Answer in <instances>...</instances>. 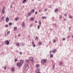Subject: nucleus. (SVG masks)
Wrapping results in <instances>:
<instances>
[{"label": "nucleus", "mask_w": 73, "mask_h": 73, "mask_svg": "<svg viewBox=\"0 0 73 73\" xmlns=\"http://www.w3.org/2000/svg\"><path fill=\"white\" fill-rule=\"evenodd\" d=\"M46 59H44L43 60H41V63L43 65H44L46 63Z\"/></svg>", "instance_id": "obj_1"}, {"label": "nucleus", "mask_w": 73, "mask_h": 73, "mask_svg": "<svg viewBox=\"0 0 73 73\" xmlns=\"http://www.w3.org/2000/svg\"><path fill=\"white\" fill-rule=\"evenodd\" d=\"M22 65H23V64L20 63H18L17 64V66L18 67H21Z\"/></svg>", "instance_id": "obj_2"}, {"label": "nucleus", "mask_w": 73, "mask_h": 73, "mask_svg": "<svg viewBox=\"0 0 73 73\" xmlns=\"http://www.w3.org/2000/svg\"><path fill=\"white\" fill-rule=\"evenodd\" d=\"M29 60L31 61L32 63H33V62H34V60L32 57H30L29 58Z\"/></svg>", "instance_id": "obj_3"}, {"label": "nucleus", "mask_w": 73, "mask_h": 73, "mask_svg": "<svg viewBox=\"0 0 73 73\" xmlns=\"http://www.w3.org/2000/svg\"><path fill=\"white\" fill-rule=\"evenodd\" d=\"M5 42L6 43V45L9 44V41L8 40H6Z\"/></svg>", "instance_id": "obj_4"}, {"label": "nucleus", "mask_w": 73, "mask_h": 73, "mask_svg": "<svg viewBox=\"0 0 73 73\" xmlns=\"http://www.w3.org/2000/svg\"><path fill=\"white\" fill-rule=\"evenodd\" d=\"M29 69V66L25 67V69L26 72H27V71Z\"/></svg>", "instance_id": "obj_5"}, {"label": "nucleus", "mask_w": 73, "mask_h": 73, "mask_svg": "<svg viewBox=\"0 0 73 73\" xmlns=\"http://www.w3.org/2000/svg\"><path fill=\"white\" fill-rule=\"evenodd\" d=\"M36 72L37 73H40V70L39 69H37Z\"/></svg>", "instance_id": "obj_6"}, {"label": "nucleus", "mask_w": 73, "mask_h": 73, "mask_svg": "<svg viewBox=\"0 0 73 73\" xmlns=\"http://www.w3.org/2000/svg\"><path fill=\"white\" fill-rule=\"evenodd\" d=\"M56 49H54L53 50L52 52L53 53H55L56 52Z\"/></svg>", "instance_id": "obj_7"}, {"label": "nucleus", "mask_w": 73, "mask_h": 73, "mask_svg": "<svg viewBox=\"0 0 73 73\" xmlns=\"http://www.w3.org/2000/svg\"><path fill=\"white\" fill-rule=\"evenodd\" d=\"M9 21V18H8V17H7L6 19V21H7V22H8V21Z\"/></svg>", "instance_id": "obj_8"}, {"label": "nucleus", "mask_w": 73, "mask_h": 73, "mask_svg": "<svg viewBox=\"0 0 73 73\" xmlns=\"http://www.w3.org/2000/svg\"><path fill=\"white\" fill-rule=\"evenodd\" d=\"M30 61L29 60L27 59V60H25V62H27V63H29V62H30Z\"/></svg>", "instance_id": "obj_9"}, {"label": "nucleus", "mask_w": 73, "mask_h": 73, "mask_svg": "<svg viewBox=\"0 0 73 73\" xmlns=\"http://www.w3.org/2000/svg\"><path fill=\"white\" fill-rule=\"evenodd\" d=\"M42 44V42H39L38 43V45H39V46H40V45H41Z\"/></svg>", "instance_id": "obj_10"}, {"label": "nucleus", "mask_w": 73, "mask_h": 73, "mask_svg": "<svg viewBox=\"0 0 73 73\" xmlns=\"http://www.w3.org/2000/svg\"><path fill=\"white\" fill-rule=\"evenodd\" d=\"M24 26H25V23L23 22L22 24V26L23 27Z\"/></svg>", "instance_id": "obj_11"}, {"label": "nucleus", "mask_w": 73, "mask_h": 73, "mask_svg": "<svg viewBox=\"0 0 73 73\" xmlns=\"http://www.w3.org/2000/svg\"><path fill=\"white\" fill-rule=\"evenodd\" d=\"M23 62L24 61L22 60H21L20 61V62L21 63V64H23Z\"/></svg>", "instance_id": "obj_12"}, {"label": "nucleus", "mask_w": 73, "mask_h": 73, "mask_svg": "<svg viewBox=\"0 0 73 73\" xmlns=\"http://www.w3.org/2000/svg\"><path fill=\"white\" fill-rule=\"evenodd\" d=\"M11 70L12 72H14L15 71V68H11Z\"/></svg>", "instance_id": "obj_13"}, {"label": "nucleus", "mask_w": 73, "mask_h": 73, "mask_svg": "<svg viewBox=\"0 0 73 73\" xmlns=\"http://www.w3.org/2000/svg\"><path fill=\"white\" fill-rule=\"evenodd\" d=\"M4 17H2L1 20V21H3V20H4Z\"/></svg>", "instance_id": "obj_14"}, {"label": "nucleus", "mask_w": 73, "mask_h": 73, "mask_svg": "<svg viewBox=\"0 0 73 73\" xmlns=\"http://www.w3.org/2000/svg\"><path fill=\"white\" fill-rule=\"evenodd\" d=\"M32 14L31 13H28V16H31V15Z\"/></svg>", "instance_id": "obj_15"}, {"label": "nucleus", "mask_w": 73, "mask_h": 73, "mask_svg": "<svg viewBox=\"0 0 73 73\" xmlns=\"http://www.w3.org/2000/svg\"><path fill=\"white\" fill-rule=\"evenodd\" d=\"M17 28L16 27H15L14 28V30H15L16 31H17Z\"/></svg>", "instance_id": "obj_16"}, {"label": "nucleus", "mask_w": 73, "mask_h": 73, "mask_svg": "<svg viewBox=\"0 0 73 73\" xmlns=\"http://www.w3.org/2000/svg\"><path fill=\"white\" fill-rule=\"evenodd\" d=\"M40 65H39V64H37L36 65V68H38V67H39Z\"/></svg>", "instance_id": "obj_17"}, {"label": "nucleus", "mask_w": 73, "mask_h": 73, "mask_svg": "<svg viewBox=\"0 0 73 73\" xmlns=\"http://www.w3.org/2000/svg\"><path fill=\"white\" fill-rule=\"evenodd\" d=\"M9 25L10 26H11V25H12V23H11V22H10L9 23Z\"/></svg>", "instance_id": "obj_18"}, {"label": "nucleus", "mask_w": 73, "mask_h": 73, "mask_svg": "<svg viewBox=\"0 0 73 73\" xmlns=\"http://www.w3.org/2000/svg\"><path fill=\"white\" fill-rule=\"evenodd\" d=\"M58 11V9H55L54 11L55 12H57Z\"/></svg>", "instance_id": "obj_19"}, {"label": "nucleus", "mask_w": 73, "mask_h": 73, "mask_svg": "<svg viewBox=\"0 0 73 73\" xmlns=\"http://www.w3.org/2000/svg\"><path fill=\"white\" fill-rule=\"evenodd\" d=\"M17 20H19V17H17L15 18V20H16V21H17Z\"/></svg>", "instance_id": "obj_20"}, {"label": "nucleus", "mask_w": 73, "mask_h": 73, "mask_svg": "<svg viewBox=\"0 0 73 73\" xmlns=\"http://www.w3.org/2000/svg\"><path fill=\"white\" fill-rule=\"evenodd\" d=\"M31 21H34V19L33 18H31L30 19Z\"/></svg>", "instance_id": "obj_21"}, {"label": "nucleus", "mask_w": 73, "mask_h": 73, "mask_svg": "<svg viewBox=\"0 0 73 73\" xmlns=\"http://www.w3.org/2000/svg\"><path fill=\"white\" fill-rule=\"evenodd\" d=\"M2 12L3 14H4V13H5V10H4V9H3L2 10Z\"/></svg>", "instance_id": "obj_22"}, {"label": "nucleus", "mask_w": 73, "mask_h": 73, "mask_svg": "<svg viewBox=\"0 0 73 73\" xmlns=\"http://www.w3.org/2000/svg\"><path fill=\"white\" fill-rule=\"evenodd\" d=\"M42 19H46V18L45 17H42Z\"/></svg>", "instance_id": "obj_23"}, {"label": "nucleus", "mask_w": 73, "mask_h": 73, "mask_svg": "<svg viewBox=\"0 0 73 73\" xmlns=\"http://www.w3.org/2000/svg\"><path fill=\"white\" fill-rule=\"evenodd\" d=\"M10 31H9L7 32V35H9L10 34Z\"/></svg>", "instance_id": "obj_24"}, {"label": "nucleus", "mask_w": 73, "mask_h": 73, "mask_svg": "<svg viewBox=\"0 0 73 73\" xmlns=\"http://www.w3.org/2000/svg\"><path fill=\"white\" fill-rule=\"evenodd\" d=\"M25 67H28V66H28V64H25Z\"/></svg>", "instance_id": "obj_25"}, {"label": "nucleus", "mask_w": 73, "mask_h": 73, "mask_svg": "<svg viewBox=\"0 0 73 73\" xmlns=\"http://www.w3.org/2000/svg\"><path fill=\"white\" fill-rule=\"evenodd\" d=\"M50 58H52L53 57V54H51L50 55Z\"/></svg>", "instance_id": "obj_26"}, {"label": "nucleus", "mask_w": 73, "mask_h": 73, "mask_svg": "<svg viewBox=\"0 0 73 73\" xmlns=\"http://www.w3.org/2000/svg\"><path fill=\"white\" fill-rule=\"evenodd\" d=\"M34 12H35V10H34V9H33L31 10L32 13H34Z\"/></svg>", "instance_id": "obj_27"}, {"label": "nucleus", "mask_w": 73, "mask_h": 73, "mask_svg": "<svg viewBox=\"0 0 73 73\" xmlns=\"http://www.w3.org/2000/svg\"><path fill=\"white\" fill-rule=\"evenodd\" d=\"M59 64L60 65H62V62H60L59 63Z\"/></svg>", "instance_id": "obj_28"}, {"label": "nucleus", "mask_w": 73, "mask_h": 73, "mask_svg": "<svg viewBox=\"0 0 73 73\" xmlns=\"http://www.w3.org/2000/svg\"><path fill=\"white\" fill-rule=\"evenodd\" d=\"M16 46H19V43H17L16 44Z\"/></svg>", "instance_id": "obj_29"}, {"label": "nucleus", "mask_w": 73, "mask_h": 73, "mask_svg": "<svg viewBox=\"0 0 73 73\" xmlns=\"http://www.w3.org/2000/svg\"><path fill=\"white\" fill-rule=\"evenodd\" d=\"M26 1H27V0H24L23 2V3H24L25 2H26Z\"/></svg>", "instance_id": "obj_30"}, {"label": "nucleus", "mask_w": 73, "mask_h": 73, "mask_svg": "<svg viewBox=\"0 0 73 73\" xmlns=\"http://www.w3.org/2000/svg\"><path fill=\"white\" fill-rule=\"evenodd\" d=\"M59 18L60 19H62V15H60Z\"/></svg>", "instance_id": "obj_31"}, {"label": "nucleus", "mask_w": 73, "mask_h": 73, "mask_svg": "<svg viewBox=\"0 0 73 73\" xmlns=\"http://www.w3.org/2000/svg\"><path fill=\"white\" fill-rule=\"evenodd\" d=\"M15 62H16L17 61V58H16L15 59Z\"/></svg>", "instance_id": "obj_32"}, {"label": "nucleus", "mask_w": 73, "mask_h": 73, "mask_svg": "<svg viewBox=\"0 0 73 73\" xmlns=\"http://www.w3.org/2000/svg\"><path fill=\"white\" fill-rule=\"evenodd\" d=\"M35 40H38V37L37 36L35 38Z\"/></svg>", "instance_id": "obj_33"}, {"label": "nucleus", "mask_w": 73, "mask_h": 73, "mask_svg": "<svg viewBox=\"0 0 73 73\" xmlns=\"http://www.w3.org/2000/svg\"><path fill=\"white\" fill-rule=\"evenodd\" d=\"M48 11V9H46L44 10L45 12H46V11Z\"/></svg>", "instance_id": "obj_34"}, {"label": "nucleus", "mask_w": 73, "mask_h": 73, "mask_svg": "<svg viewBox=\"0 0 73 73\" xmlns=\"http://www.w3.org/2000/svg\"><path fill=\"white\" fill-rule=\"evenodd\" d=\"M52 68L53 69H54V65L52 66Z\"/></svg>", "instance_id": "obj_35"}, {"label": "nucleus", "mask_w": 73, "mask_h": 73, "mask_svg": "<svg viewBox=\"0 0 73 73\" xmlns=\"http://www.w3.org/2000/svg\"><path fill=\"white\" fill-rule=\"evenodd\" d=\"M38 29H40V25H38Z\"/></svg>", "instance_id": "obj_36"}, {"label": "nucleus", "mask_w": 73, "mask_h": 73, "mask_svg": "<svg viewBox=\"0 0 73 73\" xmlns=\"http://www.w3.org/2000/svg\"><path fill=\"white\" fill-rule=\"evenodd\" d=\"M53 42L54 43H55L56 42V40L54 39L53 41Z\"/></svg>", "instance_id": "obj_37"}, {"label": "nucleus", "mask_w": 73, "mask_h": 73, "mask_svg": "<svg viewBox=\"0 0 73 73\" xmlns=\"http://www.w3.org/2000/svg\"><path fill=\"white\" fill-rule=\"evenodd\" d=\"M71 26L70 27H69L68 29L70 31V29H71Z\"/></svg>", "instance_id": "obj_38"}, {"label": "nucleus", "mask_w": 73, "mask_h": 73, "mask_svg": "<svg viewBox=\"0 0 73 73\" xmlns=\"http://www.w3.org/2000/svg\"><path fill=\"white\" fill-rule=\"evenodd\" d=\"M56 25V23H54V24L52 25L53 26H55V25Z\"/></svg>", "instance_id": "obj_39"}, {"label": "nucleus", "mask_w": 73, "mask_h": 73, "mask_svg": "<svg viewBox=\"0 0 73 73\" xmlns=\"http://www.w3.org/2000/svg\"><path fill=\"white\" fill-rule=\"evenodd\" d=\"M69 17L70 19H72V16H71V15H70V16H69Z\"/></svg>", "instance_id": "obj_40"}, {"label": "nucleus", "mask_w": 73, "mask_h": 73, "mask_svg": "<svg viewBox=\"0 0 73 73\" xmlns=\"http://www.w3.org/2000/svg\"><path fill=\"white\" fill-rule=\"evenodd\" d=\"M33 47H35V46H36V45H35V44H33Z\"/></svg>", "instance_id": "obj_41"}, {"label": "nucleus", "mask_w": 73, "mask_h": 73, "mask_svg": "<svg viewBox=\"0 0 73 73\" xmlns=\"http://www.w3.org/2000/svg\"><path fill=\"white\" fill-rule=\"evenodd\" d=\"M39 24H40V25H41V21H40L39 22Z\"/></svg>", "instance_id": "obj_42"}, {"label": "nucleus", "mask_w": 73, "mask_h": 73, "mask_svg": "<svg viewBox=\"0 0 73 73\" xmlns=\"http://www.w3.org/2000/svg\"><path fill=\"white\" fill-rule=\"evenodd\" d=\"M67 16V15H66V14L65 13L64 14V16H65V17H66Z\"/></svg>", "instance_id": "obj_43"}, {"label": "nucleus", "mask_w": 73, "mask_h": 73, "mask_svg": "<svg viewBox=\"0 0 73 73\" xmlns=\"http://www.w3.org/2000/svg\"><path fill=\"white\" fill-rule=\"evenodd\" d=\"M48 7L49 8H52V6H50V5H49Z\"/></svg>", "instance_id": "obj_44"}, {"label": "nucleus", "mask_w": 73, "mask_h": 73, "mask_svg": "<svg viewBox=\"0 0 73 73\" xmlns=\"http://www.w3.org/2000/svg\"><path fill=\"white\" fill-rule=\"evenodd\" d=\"M10 6V8H12L13 7V6H12V5H11Z\"/></svg>", "instance_id": "obj_45"}, {"label": "nucleus", "mask_w": 73, "mask_h": 73, "mask_svg": "<svg viewBox=\"0 0 73 73\" xmlns=\"http://www.w3.org/2000/svg\"><path fill=\"white\" fill-rule=\"evenodd\" d=\"M35 15H37V12L36 11H35Z\"/></svg>", "instance_id": "obj_46"}, {"label": "nucleus", "mask_w": 73, "mask_h": 73, "mask_svg": "<svg viewBox=\"0 0 73 73\" xmlns=\"http://www.w3.org/2000/svg\"><path fill=\"white\" fill-rule=\"evenodd\" d=\"M25 45V43H23V44H22L23 46H24Z\"/></svg>", "instance_id": "obj_47"}, {"label": "nucleus", "mask_w": 73, "mask_h": 73, "mask_svg": "<svg viewBox=\"0 0 73 73\" xmlns=\"http://www.w3.org/2000/svg\"><path fill=\"white\" fill-rule=\"evenodd\" d=\"M6 27H8V25H6Z\"/></svg>", "instance_id": "obj_48"}, {"label": "nucleus", "mask_w": 73, "mask_h": 73, "mask_svg": "<svg viewBox=\"0 0 73 73\" xmlns=\"http://www.w3.org/2000/svg\"><path fill=\"white\" fill-rule=\"evenodd\" d=\"M20 54H22V52H20L19 53Z\"/></svg>", "instance_id": "obj_49"}, {"label": "nucleus", "mask_w": 73, "mask_h": 73, "mask_svg": "<svg viewBox=\"0 0 73 73\" xmlns=\"http://www.w3.org/2000/svg\"><path fill=\"white\" fill-rule=\"evenodd\" d=\"M4 69H7V67L5 66V67H4Z\"/></svg>", "instance_id": "obj_50"}, {"label": "nucleus", "mask_w": 73, "mask_h": 73, "mask_svg": "<svg viewBox=\"0 0 73 73\" xmlns=\"http://www.w3.org/2000/svg\"><path fill=\"white\" fill-rule=\"evenodd\" d=\"M65 40V39L64 38H63V40L64 41V40Z\"/></svg>", "instance_id": "obj_51"}, {"label": "nucleus", "mask_w": 73, "mask_h": 73, "mask_svg": "<svg viewBox=\"0 0 73 73\" xmlns=\"http://www.w3.org/2000/svg\"><path fill=\"white\" fill-rule=\"evenodd\" d=\"M12 5H13V4H14V3H15V2H12Z\"/></svg>", "instance_id": "obj_52"}, {"label": "nucleus", "mask_w": 73, "mask_h": 73, "mask_svg": "<svg viewBox=\"0 0 73 73\" xmlns=\"http://www.w3.org/2000/svg\"><path fill=\"white\" fill-rule=\"evenodd\" d=\"M32 44H33H33H34V42L33 41L32 42Z\"/></svg>", "instance_id": "obj_53"}, {"label": "nucleus", "mask_w": 73, "mask_h": 73, "mask_svg": "<svg viewBox=\"0 0 73 73\" xmlns=\"http://www.w3.org/2000/svg\"><path fill=\"white\" fill-rule=\"evenodd\" d=\"M50 54H51V53H52V51H50Z\"/></svg>", "instance_id": "obj_54"}, {"label": "nucleus", "mask_w": 73, "mask_h": 73, "mask_svg": "<svg viewBox=\"0 0 73 73\" xmlns=\"http://www.w3.org/2000/svg\"><path fill=\"white\" fill-rule=\"evenodd\" d=\"M66 19H63V20H64V21H65L66 20Z\"/></svg>", "instance_id": "obj_55"}, {"label": "nucleus", "mask_w": 73, "mask_h": 73, "mask_svg": "<svg viewBox=\"0 0 73 73\" xmlns=\"http://www.w3.org/2000/svg\"><path fill=\"white\" fill-rule=\"evenodd\" d=\"M68 38H70V36H68Z\"/></svg>", "instance_id": "obj_56"}, {"label": "nucleus", "mask_w": 73, "mask_h": 73, "mask_svg": "<svg viewBox=\"0 0 73 73\" xmlns=\"http://www.w3.org/2000/svg\"><path fill=\"white\" fill-rule=\"evenodd\" d=\"M18 36H19V37H20V34H19V35Z\"/></svg>", "instance_id": "obj_57"}, {"label": "nucleus", "mask_w": 73, "mask_h": 73, "mask_svg": "<svg viewBox=\"0 0 73 73\" xmlns=\"http://www.w3.org/2000/svg\"><path fill=\"white\" fill-rule=\"evenodd\" d=\"M33 25H31V27H32Z\"/></svg>", "instance_id": "obj_58"}, {"label": "nucleus", "mask_w": 73, "mask_h": 73, "mask_svg": "<svg viewBox=\"0 0 73 73\" xmlns=\"http://www.w3.org/2000/svg\"><path fill=\"white\" fill-rule=\"evenodd\" d=\"M50 31H52V29H50Z\"/></svg>", "instance_id": "obj_59"}, {"label": "nucleus", "mask_w": 73, "mask_h": 73, "mask_svg": "<svg viewBox=\"0 0 73 73\" xmlns=\"http://www.w3.org/2000/svg\"><path fill=\"white\" fill-rule=\"evenodd\" d=\"M3 9H5V7H3Z\"/></svg>", "instance_id": "obj_60"}, {"label": "nucleus", "mask_w": 73, "mask_h": 73, "mask_svg": "<svg viewBox=\"0 0 73 73\" xmlns=\"http://www.w3.org/2000/svg\"><path fill=\"white\" fill-rule=\"evenodd\" d=\"M37 21H35V23H37Z\"/></svg>", "instance_id": "obj_61"}, {"label": "nucleus", "mask_w": 73, "mask_h": 73, "mask_svg": "<svg viewBox=\"0 0 73 73\" xmlns=\"http://www.w3.org/2000/svg\"><path fill=\"white\" fill-rule=\"evenodd\" d=\"M40 11H41V10H39V11H38V12H40Z\"/></svg>", "instance_id": "obj_62"}, {"label": "nucleus", "mask_w": 73, "mask_h": 73, "mask_svg": "<svg viewBox=\"0 0 73 73\" xmlns=\"http://www.w3.org/2000/svg\"><path fill=\"white\" fill-rule=\"evenodd\" d=\"M7 36V34H5V36Z\"/></svg>", "instance_id": "obj_63"}, {"label": "nucleus", "mask_w": 73, "mask_h": 73, "mask_svg": "<svg viewBox=\"0 0 73 73\" xmlns=\"http://www.w3.org/2000/svg\"><path fill=\"white\" fill-rule=\"evenodd\" d=\"M72 38H73V35L72 36Z\"/></svg>", "instance_id": "obj_64"}]
</instances>
